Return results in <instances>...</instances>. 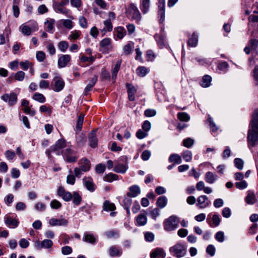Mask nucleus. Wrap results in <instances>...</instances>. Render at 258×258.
<instances>
[{"label":"nucleus","instance_id":"nucleus-47","mask_svg":"<svg viewBox=\"0 0 258 258\" xmlns=\"http://www.w3.org/2000/svg\"><path fill=\"white\" fill-rule=\"evenodd\" d=\"M85 186L88 190L93 191L96 188V186L94 183L91 181H86L85 182Z\"/></svg>","mask_w":258,"mask_h":258},{"label":"nucleus","instance_id":"nucleus-22","mask_svg":"<svg viewBox=\"0 0 258 258\" xmlns=\"http://www.w3.org/2000/svg\"><path fill=\"white\" fill-rule=\"evenodd\" d=\"M5 223L9 227L15 228L18 226V221L15 219L12 218L10 216H7L5 218Z\"/></svg>","mask_w":258,"mask_h":258},{"label":"nucleus","instance_id":"nucleus-3","mask_svg":"<svg viewBox=\"0 0 258 258\" xmlns=\"http://www.w3.org/2000/svg\"><path fill=\"white\" fill-rule=\"evenodd\" d=\"M164 229L167 231H171L175 229L177 225L176 217L171 216L165 220L164 222Z\"/></svg>","mask_w":258,"mask_h":258},{"label":"nucleus","instance_id":"nucleus-18","mask_svg":"<svg viewBox=\"0 0 258 258\" xmlns=\"http://www.w3.org/2000/svg\"><path fill=\"white\" fill-rule=\"evenodd\" d=\"M54 24L55 20L53 19H49L47 20L44 23L46 31L48 32L52 33L54 31Z\"/></svg>","mask_w":258,"mask_h":258},{"label":"nucleus","instance_id":"nucleus-14","mask_svg":"<svg viewBox=\"0 0 258 258\" xmlns=\"http://www.w3.org/2000/svg\"><path fill=\"white\" fill-rule=\"evenodd\" d=\"M71 56L69 54L62 55L58 59L59 68L65 67L71 60Z\"/></svg>","mask_w":258,"mask_h":258},{"label":"nucleus","instance_id":"nucleus-19","mask_svg":"<svg viewBox=\"0 0 258 258\" xmlns=\"http://www.w3.org/2000/svg\"><path fill=\"white\" fill-rule=\"evenodd\" d=\"M80 167L83 171L86 172L89 170L91 164L90 161L87 159L83 158L81 159L80 162Z\"/></svg>","mask_w":258,"mask_h":258},{"label":"nucleus","instance_id":"nucleus-1","mask_svg":"<svg viewBox=\"0 0 258 258\" xmlns=\"http://www.w3.org/2000/svg\"><path fill=\"white\" fill-rule=\"evenodd\" d=\"M250 125L251 128L248 132L247 141L249 146L254 147L258 144V109L254 113Z\"/></svg>","mask_w":258,"mask_h":258},{"label":"nucleus","instance_id":"nucleus-40","mask_svg":"<svg viewBox=\"0 0 258 258\" xmlns=\"http://www.w3.org/2000/svg\"><path fill=\"white\" fill-rule=\"evenodd\" d=\"M105 235L108 238H116L118 237L119 233L117 230H110L106 232Z\"/></svg>","mask_w":258,"mask_h":258},{"label":"nucleus","instance_id":"nucleus-9","mask_svg":"<svg viewBox=\"0 0 258 258\" xmlns=\"http://www.w3.org/2000/svg\"><path fill=\"white\" fill-rule=\"evenodd\" d=\"M53 242L51 240L45 239L42 241L39 240L36 241L35 244V247L37 249H40L42 248H48L52 246Z\"/></svg>","mask_w":258,"mask_h":258},{"label":"nucleus","instance_id":"nucleus-35","mask_svg":"<svg viewBox=\"0 0 258 258\" xmlns=\"http://www.w3.org/2000/svg\"><path fill=\"white\" fill-rule=\"evenodd\" d=\"M122 251L115 246H111L109 249V254L111 256H119Z\"/></svg>","mask_w":258,"mask_h":258},{"label":"nucleus","instance_id":"nucleus-21","mask_svg":"<svg viewBox=\"0 0 258 258\" xmlns=\"http://www.w3.org/2000/svg\"><path fill=\"white\" fill-rule=\"evenodd\" d=\"M167 199L165 196L159 197L156 202L157 206L160 209L164 208L167 205Z\"/></svg>","mask_w":258,"mask_h":258},{"label":"nucleus","instance_id":"nucleus-29","mask_svg":"<svg viewBox=\"0 0 258 258\" xmlns=\"http://www.w3.org/2000/svg\"><path fill=\"white\" fill-rule=\"evenodd\" d=\"M137 74L141 77H143L149 72L148 69L145 67H139L137 69Z\"/></svg>","mask_w":258,"mask_h":258},{"label":"nucleus","instance_id":"nucleus-27","mask_svg":"<svg viewBox=\"0 0 258 258\" xmlns=\"http://www.w3.org/2000/svg\"><path fill=\"white\" fill-rule=\"evenodd\" d=\"M73 203L76 206H79L81 202L82 198L78 192H74L72 195Z\"/></svg>","mask_w":258,"mask_h":258},{"label":"nucleus","instance_id":"nucleus-45","mask_svg":"<svg viewBox=\"0 0 258 258\" xmlns=\"http://www.w3.org/2000/svg\"><path fill=\"white\" fill-rule=\"evenodd\" d=\"M106 168V166L104 164L100 163L97 164L95 167V171L97 173H103Z\"/></svg>","mask_w":258,"mask_h":258},{"label":"nucleus","instance_id":"nucleus-54","mask_svg":"<svg viewBox=\"0 0 258 258\" xmlns=\"http://www.w3.org/2000/svg\"><path fill=\"white\" fill-rule=\"evenodd\" d=\"M61 203L56 200H53L51 202L50 206L52 209H57L60 208Z\"/></svg>","mask_w":258,"mask_h":258},{"label":"nucleus","instance_id":"nucleus-56","mask_svg":"<svg viewBox=\"0 0 258 258\" xmlns=\"http://www.w3.org/2000/svg\"><path fill=\"white\" fill-rule=\"evenodd\" d=\"M145 238L146 241L151 242L154 239V235L152 232H147L145 233Z\"/></svg>","mask_w":258,"mask_h":258},{"label":"nucleus","instance_id":"nucleus-8","mask_svg":"<svg viewBox=\"0 0 258 258\" xmlns=\"http://www.w3.org/2000/svg\"><path fill=\"white\" fill-rule=\"evenodd\" d=\"M165 0H158V17L159 22L163 23L165 20Z\"/></svg>","mask_w":258,"mask_h":258},{"label":"nucleus","instance_id":"nucleus-2","mask_svg":"<svg viewBox=\"0 0 258 258\" xmlns=\"http://www.w3.org/2000/svg\"><path fill=\"white\" fill-rule=\"evenodd\" d=\"M126 13L128 17H131L132 20H135L137 23L141 20V14L138 8L134 4L130 5Z\"/></svg>","mask_w":258,"mask_h":258},{"label":"nucleus","instance_id":"nucleus-20","mask_svg":"<svg viewBox=\"0 0 258 258\" xmlns=\"http://www.w3.org/2000/svg\"><path fill=\"white\" fill-rule=\"evenodd\" d=\"M127 169V167L126 165L115 162L113 170L117 173H124Z\"/></svg>","mask_w":258,"mask_h":258},{"label":"nucleus","instance_id":"nucleus-44","mask_svg":"<svg viewBox=\"0 0 258 258\" xmlns=\"http://www.w3.org/2000/svg\"><path fill=\"white\" fill-rule=\"evenodd\" d=\"M22 32L26 35L29 36L31 34V29L28 26L22 25L20 27Z\"/></svg>","mask_w":258,"mask_h":258},{"label":"nucleus","instance_id":"nucleus-15","mask_svg":"<svg viewBox=\"0 0 258 258\" xmlns=\"http://www.w3.org/2000/svg\"><path fill=\"white\" fill-rule=\"evenodd\" d=\"M126 87L128 99L131 101H133L135 99V94L137 92V89L133 85L128 83L126 84Z\"/></svg>","mask_w":258,"mask_h":258},{"label":"nucleus","instance_id":"nucleus-43","mask_svg":"<svg viewBox=\"0 0 258 258\" xmlns=\"http://www.w3.org/2000/svg\"><path fill=\"white\" fill-rule=\"evenodd\" d=\"M68 43L65 41H60L58 44V48L62 52L66 51L68 49Z\"/></svg>","mask_w":258,"mask_h":258},{"label":"nucleus","instance_id":"nucleus-10","mask_svg":"<svg viewBox=\"0 0 258 258\" xmlns=\"http://www.w3.org/2000/svg\"><path fill=\"white\" fill-rule=\"evenodd\" d=\"M66 146V142L63 139L58 140L55 145L51 146V150L54 151L57 155H59V151Z\"/></svg>","mask_w":258,"mask_h":258},{"label":"nucleus","instance_id":"nucleus-11","mask_svg":"<svg viewBox=\"0 0 258 258\" xmlns=\"http://www.w3.org/2000/svg\"><path fill=\"white\" fill-rule=\"evenodd\" d=\"M166 253L162 248H156L154 249L150 253L151 258H164Z\"/></svg>","mask_w":258,"mask_h":258},{"label":"nucleus","instance_id":"nucleus-41","mask_svg":"<svg viewBox=\"0 0 258 258\" xmlns=\"http://www.w3.org/2000/svg\"><path fill=\"white\" fill-rule=\"evenodd\" d=\"M133 46V43H129L124 45L123 48V53L125 55L130 54L132 52Z\"/></svg>","mask_w":258,"mask_h":258},{"label":"nucleus","instance_id":"nucleus-51","mask_svg":"<svg viewBox=\"0 0 258 258\" xmlns=\"http://www.w3.org/2000/svg\"><path fill=\"white\" fill-rule=\"evenodd\" d=\"M110 44V39L108 38H106L103 39L101 42H100V45L101 47L104 48H108Z\"/></svg>","mask_w":258,"mask_h":258},{"label":"nucleus","instance_id":"nucleus-60","mask_svg":"<svg viewBox=\"0 0 258 258\" xmlns=\"http://www.w3.org/2000/svg\"><path fill=\"white\" fill-rule=\"evenodd\" d=\"M186 251V248L184 246L178 245V257L184 256Z\"/></svg>","mask_w":258,"mask_h":258},{"label":"nucleus","instance_id":"nucleus-30","mask_svg":"<svg viewBox=\"0 0 258 258\" xmlns=\"http://www.w3.org/2000/svg\"><path fill=\"white\" fill-rule=\"evenodd\" d=\"M198 43V35L195 33H193L192 36L188 41V45L192 47L197 46Z\"/></svg>","mask_w":258,"mask_h":258},{"label":"nucleus","instance_id":"nucleus-12","mask_svg":"<svg viewBox=\"0 0 258 258\" xmlns=\"http://www.w3.org/2000/svg\"><path fill=\"white\" fill-rule=\"evenodd\" d=\"M49 223L52 226H66L68 225V221L63 218L61 219H55L51 218L49 221Z\"/></svg>","mask_w":258,"mask_h":258},{"label":"nucleus","instance_id":"nucleus-25","mask_svg":"<svg viewBox=\"0 0 258 258\" xmlns=\"http://www.w3.org/2000/svg\"><path fill=\"white\" fill-rule=\"evenodd\" d=\"M150 0H142L141 9L143 14H146L150 8Z\"/></svg>","mask_w":258,"mask_h":258},{"label":"nucleus","instance_id":"nucleus-36","mask_svg":"<svg viewBox=\"0 0 258 258\" xmlns=\"http://www.w3.org/2000/svg\"><path fill=\"white\" fill-rule=\"evenodd\" d=\"M33 98L34 100L40 103H44L45 102V98L44 96L39 93H35L33 96Z\"/></svg>","mask_w":258,"mask_h":258},{"label":"nucleus","instance_id":"nucleus-61","mask_svg":"<svg viewBox=\"0 0 258 258\" xmlns=\"http://www.w3.org/2000/svg\"><path fill=\"white\" fill-rule=\"evenodd\" d=\"M19 245L22 248H26L28 247L29 243L27 239L22 238L19 241Z\"/></svg>","mask_w":258,"mask_h":258},{"label":"nucleus","instance_id":"nucleus-46","mask_svg":"<svg viewBox=\"0 0 258 258\" xmlns=\"http://www.w3.org/2000/svg\"><path fill=\"white\" fill-rule=\"evenodd\" d=\"M235 186L237 188H239L240 189H242L245 188H246L247 186V182L242 180H239L238 181H237L235 183Z\"/></svg>","mask_w":258,"mask_h":258},{"label":"nucleus","instance_id":"nucleus-55","mask_svg":"<svg viewBox=\"0 0 258 258\" xmlns=\"http://www.w3.org/2000/svg\"><path fill=\"white\" fill-rule=\"evenodd\" d=\"M235 166L239 169H241L243 165V161L240 158L234 159Z\"/></svg>","mask_w":258,"mask_h":258},{"label":"nucleus","instance_id":"nucleus-17","mask_svg":"<svg viewBox=\"0 0 258 258\" xmlns=\"http://www.w3.org/2000/svg\"><path fill=\"white\" fill-rule=\"evenodd\" d=\"M140 188L137 185H133L130 187V191L127 196L129 197H136L140 193Z\"/></svg>","mask_w":258,"mask_h":258},{"label":"nucleus","instance_id":"nucleus-28","mask_svg":"<svg viewBox=\"0 0 258 258\" xmlns=\"http://www.w3.org/2000/svg\"><path fill=\"white\" fill-rule=\"evenodd\" d=\"M212 78L209 75H205L203 77L201 85L203 87H207L210 85Z\"/></svg>","mask_w":258,"mask_h":258},{"label":"nucleus","instance_id":"nucleus-63","mask_svg":"<svg viewBox=\"0 0 258 258\" xmlns=\"http://www.w3.org/2000/svg\"><path fill=\"white\" fill-rule=\"evenodd\" d=\"M123 206L124 208L130 207L132 203V200L130 197H125L123 200Z\"/></svg>","mask_w":258,"mask_h":258},{"label":"nucleus","instance_id":"nucleus-52","mask_svg":"<svg viewBox=\"0 0 258 258\" xmlns=\"http://www.w3.org/2000/svg\"><path fill=\"white\" fill-rule=\"evenodd\" d=\"M213 224L214 226H218L221 222L219 216L217 214H214L212 216Z\"/></svg>","mask_w":258,"mask_h":258},{"label":"nucleus","instance_id":"nucleus-6","mask_svg":"<svg viewBox=\"0 0 258 258\" xmlns=\"http://www.w3.org/2000/svg\"><path fill=\"white\" fill-rule=\"evenodd\" d=\"M210 204L211 202L206 196H201L197 199V206L200 209L206 208L208 207Z\"/></svg>","mask_w":258,"mask_h":258},{"label":"nucleus","instance_id":"nucleus-59","mask_svg":"<svg viewBox=\"0 0 258 258\" xmlns=\"http://www.w3.org/2000/svg\"><path fill=\"white\" fill-rule=\"evenodd\" d=\"M216 239L219 242H222L224 240V233L222 231L218 232L215 235Z\"/></svg>","mask_w":258,"mask_h":258},{"label":"nucleus","instance_id":"nucleus-64","mask_svg":"<svg viewBox=\"0 0 258 258\" xmlns=\"http://www.w3.org/2000/svg\"><path fill=\"white\" fill-rule=\"evenodd\" d=\"M80 25L84 28L87 27V23L86 19L84 17H80L79 19Z\"/></svg>","mask_w":258,"mask_h":258},{"label":"nucleus","instance_id":"nucleus-58","mask_svg":"<svg viewBox=\"0 0 258 258\" xmlns=\"http://www.w3.org/2000/svg\"><path fill=\"white\" fill-rule=\"evenodd\" d=\"M206 251L211 256H213L215 253V248L213 245H209L207 247Z\"/></svg>","mask_w":258,"mask_h":258},{"label":"nucleus","instance_id":"nucleus-34","mask_svg":"<svg viewBox=\"0 0 258 258\" xmlns=\"http://www.w3.org/2000/svg\"><path fill=\"white\" fill-rule=\"evenodd\" d=\"M83 240L93 244L95 242L96 239L93 234L85 233L83 237Z\"/></svg>","mask_w":258,"mask_h":258},{"label":"nucleus","instance_id":"nucleus-5","mask_svg":"<svg viewBox=\"0 0 258 258\" xmlns=\"http://www.w3.org/2000/svg\"><path fill=\"white\" fill-rule=\"evenodd\" d=\"M1 98L5 102H8L10 106L14 105L17 102V95L14 92H12L10 94H5L1 97Z\"/></svg>","mask_w":258,"mask_h":258},{"label":"nucleus","instance_id":"nucleus-7","mask_svg":"<svg viewBox=\"0 0 258 258\" xmlns=\"http://www.w3.org/2000/svg\"><path fill=\"white\" fill-rule=\"evenodd\" d=\"M52 83L53 84L52 89L56 92L60 91L64 86V81L59 77H55L53 79Z\"/></svg>","mask_w":258,"mask_h":258},{"label":"nucleus","instance_id":"nucleus-32","mask_svg":"<svg viewBox=\"0 0 258 258\" xmlns=\"http://www.w3.org/2000/svg\"><path fill=\"white\" fill-rule=\"evenodd\" d=\"M245 201L248 204H253L255 202V196L253 192H249L245 198Z\"/></svg>","mask_w":258,"mask_h":258},{"label":"nucleus","instance_id":"nucleus-37","mask_svg":"<svg viewBox=\"0 0 258 258\" xmlns=\"http://www.w3.org/2000/svg\"><path fill=\"white\" fill-rule=\"evenodd\" d=\"M116 36L119 39H122L126 33V31L122 27H118L116 29Z\"/></svg>","mask_w":258,"mask_h":258},{"label":"nucleus","instance_id":"nucleus-33","mask_svg":"<svg viewBox=\"0 0 258 258\" xmlns=\"http://www.w3.org/2000/svg\"><path fill=\"white\" fill-rule=\"evenodd\" d=\"M53 7L55 11L57 13H60L62 14L68 15L70 12L69 10L64 8H63V7L61 6L53 5Z\"/></svg>","mask_w":258,"mask_h":258},{"label":"nucleus","instance_id":"nucleus-50","mask_svg":"<svg viewBox=\"0 0 258 258\" xmlns=\"http://www.w3.org/2000/svg\"><path fill=\"white\" fill-rule=\"evenodd\" d=\"M32 63H31L28 60H26L25 61H21L20 63V65L21 67V68L24 70H27L31 66H32Z\"/></svg>","mask_w":258,"mask_h":258},{"label":"nucleus","instance_id":"nucleus-39","mask_svg":"<svg viewBox=\"0 0 258 258\" xmlns=\"http://www.w3.org/2000/svg\"><path fill=\"white\" fill-rule=\"evenodd\" d=\"M149 215L152 219L156 220L157 217L160 215L159 209L158 208H156L151 210L149 212Z\"/></svg>","mask_w":258,"mask_h":258},{"label":"nucleus","instance_id":"nucleus-13","mask_svg":"<svg viewBox=\"0 0 258 258\" xmlns=\"http://www.w3.org/2000/svg\"><path fill=\"white\" fill-rule=\"evenodd\" d=\"M89 145L92 148H96L97 146L98 139L96 137V131H92L89 135Z\"/></svg>","mask_w":258,"mask_h":258},{"label":"nucleus","instance_id":"nucleus-26","mask_svg":"<svg viewBox=\"0 0 258 258\" xmlns=\"http://www.w3.org/2000/svg\"><path fill=\"white\" fill-rule=\"evenodd\" d=\"M84 115L83 114H81L79 116L75 129L77 132H80L81 131L84 121Z\"/></svg>","mask_w":258,"mask_h":258},{"label":"nucleus","instance_id":"nucleus-38","mask_svg":"<svg viewBox=\"0 0 258 258\" xmlns=\"http://www.w3.org/2000/svg\"><path fill=\"white\" fill-rule=\"evenodd\" d=\"M121 63V60L118 61L113 69L112 75V79L113 80H115L116 78L117 74L119 70V68L120 67Z\"/></svg>","mask_w":258,"mask_h":258},{"label":"nucleus","instance_id":"nucleus-24","mask_svg":"<svg viewBox=\"0 0 258 258\" xmlns=\"http://www.w3.org/2000/svg\"><path fill=\"white\" fill-rule=\"evenodd\" d=\"M97 81V76L96 75H95L91 80L89 83L87 85L85 89V92L86 94H87V93L92 89L93 87L94 86V85L96 84V82Z\"/></svg>","mask_w":258,"mask_h":258},{"label":"nucleus","instance_id":"nucleus-53","mask_svg":"<svg viewBox=\"0 0 258 258\" xmlns=\"http://www.w3.org/2000/svg\"><path fill=\"white\" fill-rule=\"evenodd\" d=\"M144 114L147 117H152L156 115V111L153 109H148L145 111Z\"/></svg>","mask_w":258,"mask_h":258},{"label":"nucleus","instance_id":"nucleus-62","mask_svg":"<svg viewBox=\"0 0 258 258\" xmlns=\"http://www.w3.org/2000/svg\"><path fill=\"white\" fill-rule=\"evenodd\" d=\"M222 216L226 218H229L231 215V211L229 208H224L222 212Z\"/></svg>","mask_w":258,"mask_h":258},{"label":"nucleus","instance_id":"nucleus-4","mask_svg":"<svg viewBox=\"0 0 258 258\" xmlns=\"http://www.w3.org/2000/svg\"><path fill=\"white\" fill-rule=\"evenodd\" d=\"M62 155L64 160L68 162H75L77 160L76 152L70 148H67L64 150Z\"/></svg>","mask_w":258,"mask_h":258},{"label":"nucleus","instance_id":"nucleus-31","mask_svg":"<svg viewBox=\"0 0 258 258\" xmlns=\"http://www.w3.org/2000/svg\"><path fill=\"white\" fill-rule=\"evenodd\" d=\"M103 209L106 211H114L115 209V206L114 204L106 201L103 204Z\"/></svg>","mask_w":258,"mask_h":258},{"label":"nucleus","instance_id":"nucleus-49","mask_svg":"<svg viewBox=\"0 0 258 258\" xmlns=\"http://www.w3.org/2000/svg\"><path fill=\"white\" fill-rule=\"evenodd\" d=\"M25 73L23 71L18 72L15 75V79L19 81H22L25 77Z\"/></svg>","mask_w":258,"mask_h":258},{"label":"nucleus","instance_id":"nucleus-42","mask_svg":"<svg viewBox=\"0 0 258 258\" xmlns=\"http://www.w3.org/2000/svg\"><path fill=\"white\" fill-rule=\"evenodd\" d=\"M190 119L189 115L185 112H178V120L182 121H188Z\"/></svg>","mask_w":258,"mask_h":258},{"label":"nucleus","instance_id":"nucleus-16","mask_svg":"<svg viewBox=\"0 0 258 258\" xmlns=\"http://www.w3.org/2000/svg\"><path fill=\"white\" fill-rule=\"evenodd\" d=\"M137 225L139 226H144L147 222V218L145 214H140L136 217Z\"/></svg>","mask_w":258,"mask_h":258},{"label":"nucleus","instance_id":"nucleus-48","mask_svg":"<svg viewBox=\"0 0 258 258\" xmlns=\"http://www.w3.org/2000/svg\"><path fill=\"white\" fill-rule=\"evenodd\" d=\"M194 141L191 138H187L183 141V145L187 148H190L194 144Z\"/></svg>","mask_w":258,"mask_h":258},{"label":"nucleus","instance_id":"nucleus-57","mask_svg":"<svg viewBox=\"0 0 258 258\" xmlns=\"http://www.w3.org/2000/svg\"><path fill=\"white\" fill-rule=\"evenodd\" d=\"M253 77L256 85H258V65L256 66L253 70Z\"/></svg>","mask_w":258,"mask_h":258},{"label":"nucleus","instance_id":"nucleus-23","mask_svg":"<svg viewBox=\"0 0 258 258\" xmlns=\"http://www.w3.org/2000/svg\"><path fill=\"white\" fill-rule=\"evenodd\" d=\"M155 38L160 47L162 48L165 45L166 40L164 35L162 34H156Z\"/></svg>","mask_w":258,"mask_h":258}]
</instances>
